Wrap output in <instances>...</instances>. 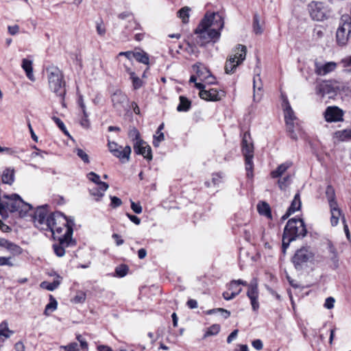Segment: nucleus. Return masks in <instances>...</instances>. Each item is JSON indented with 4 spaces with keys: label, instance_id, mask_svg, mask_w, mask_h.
I'll return each mask as SVG.
<instances>
[{
    "label": "nucleus",
    "instance_id": "nucleus-18",
    "mask_svg": "<svg viewBox=\"0 0 351 351\" xmlns=\"http://www.w3.org/2000/svg\"><path fill=\"white\" fill-rule=\"evenodd\" d=\"M128 101V96L121 90L115 91L112 95V102L113 106L119 111L125 108V104Z\"/></svg>",
    "mask_w": 351,
    "mask_h": 351
},
{
    "label": "nucleus",
    "instance_id": "nucleus-16",
    "mask_svg": "<svg viewBox=\"0 0 351 351\" xmlns=\"http://www.w3.org/2000/svg\"><path fill=\"white\" fill-rule=\"evenodd\" d=\"M337 66V64L335 62L322 63L316 60L315 62V72L319 75H326L335 71Z\"/></svg>",
    "mask_w": 351,
    "mask_h": 351
},
{
    "label": "nucleus",
    "instance_id": "nucleus-51",
    "mask_svg": "<svg viewBox=\"0 0 351 351\" xmlns=\"http://www.w3.org/2000/svg\"><path fill=\"white\" fill-rule=\"evenodd\" d=\"M165 140V135L163 132H160L159 134L156 132V134L154 136L153 145L156 147H158L160 143Z\"/></svg>",
    "mask_w": 351,
    "mask_h": 351
},
{
    "label": "nucleus",
    "instance_id": "nucleus-38",
    "mask_svg": "<svg viewBox=\"0 0 351 351\" xmlns=\"http://www.w3.org/2000/svg\"><path fill=\"white\" fill-rule=\"evenodd\" d=\"M326 195L328 201L329 206L331 205L332 203H337L335 201V190L331 186H327L326 190Z\"/></svg>",
    "mask_w": 351,
    "mask_h": 351
},
{
    "label": "nucleus",
    "instance_id": "nucleus-22",
    "mask_svg": "<svg viewBox=\"0 0 351 351\" xmlns=\"http://www.w3.org/2000/svg\"><path fill=\"white\" fill-rule=\"evenodd\" d=\"M199 97L206 101H216L221 99L219 92L215 88H210L209 90H202L199 93Z\"/></svg>",
    "mask_w": 351,
    "mask_h": 351
},
{
    "label": "nucleus",
    "instance_id": "nucleus-8",
    "mask_svg": "<svg viewBox=\"0 0 351 351\" xmlns=\"http://www.w3.org/2000/svg\"><path fill=\"white\" fill-rule=\"evenodd\" d=\"M308 10L311 19L317 21H323L329 18L330 10L321 1H311L308 5Z\"/></svg>",
    "mask_w": 351,
    "mask_h": 351
},
{
    "label": "nucleus",
    "instance_id": "nucleus-30",
    "mask_svg": "<svg viewBox=\"0 0 351 351\" xmlns=\"http://www.w3.org/2000/svg\"><path fill=\"white\" fill-rule=\"evenodd\" d=\"M12 334L13 332L9 329L7 322H3L0 324V340L3 341L9 338Z\"/></svg>",
    "mask_w": 351,
    "mask_h": 351
},
{
    "label": "nucleus",
    "instance_id": "nucleus-63",
    "mask_svg": "<svg viewBox=\"0 0 351 351\" xmlns=\"http://www.w3.org/2000/svg\"><path fill=\"white\" fill-rule=\"evenodd\" d=\"M8 30L10 34L14 36L19 33V26L18 25H14L12 26H8Z\"/></svg>",
    "mask_w": 351,
    "mask_h": 351
},
{
    "label": "nucleus",
    "instance_id": "nucleus-32",
    "mask_svg": "<svg viewBox=\"0 0 351 351\" xmlns=\"http://www.w3.org/2000/svg\"><path fill=\"white\" fill-rule=\"evenodd\" d=\"M60 277L58 276V278ZM60 285V280L59 279L54 280L52 282H49L47 281H43L40 283V287L43 289H47L48 291H54L56 289L59 285Z\"/></svg>",
    "mask_w": 351,
    "mask_h": 351
},
{
    "label": "nucleus",
    "instance_id": "nucleus-17",
    "mask_svg": "<svg viewBox=\"0 0 351 351\" xmlns=\"http://www.w3.org/2000/svg\"><path fill=\"white\" fill-rule=\"evenodd\" d=\"M136 154L142 155L147 160H152L151 147L143 140L134 143Z\"/></svg>",
    "mask_w": 351,
    "mask_h": 351
},
{
    "label": "nucleus",
    "instance_id": "nucleus-59",
    "mask_svg": "<svg viewBox=\"0 0 351 351\" xmlns=\"http://www.w3.org/2000/svg\"><path fill=\"white\" fill-rule=\"evenodd\" d=\"M205 72L208 74V75L206 77V80H203V81H205L207 84H213L215 83V78L213 75H211L209 70L207 69H205Z\"/></svg>",
    "mask_w": 351,
    "mask_h": 351
},
{
    "label": "nucleus",
    "instance_id": "nucleus-52",
    "mask_svg": "<svg viewBox=\"0 0 351 351\" xmlns=\"http://www.w3.org/2000/svg\"><path fill=\"white\" fill-rule=\"evenodd\" d=\"M128 271V267L125 265H120L117 267L115 269L117 275L119 277L125 276L127 274Z\"/></svg>",
    "mask_w": 351,
    "mask_h": 351
},
{
    "label": "nucleus",
    "instance_id": "nucleus-14",
    "mask_svg": "<svg viewBox=\"0 0 351 351\" xmlns=\"http://www.w3.org/2000/svg\"><path fill=\"white\" fill-rule=\"evenodd\" d=\"M247 286L248 287L247 295L250 300L252 309L254 311H257L259 308V303L258 302V291L256 280H254Z\"/></svg>",
    "mask_w": 351,
    "mask_h": 351
},
{
    "label": "nucleus",
    "instance_id": "nucleus-36",
    "mask_svg": "<svg viewBox=\"0 0 351 351\" xmlns=\"http://www.w3.org/2000/svg\"><path fill=\"white\" fill-rule=\"evenodd\" d=\"M336 138L340 141H346L351 138V129L338 131L335 133Z\"/></svg>",
    "mask_w": 351,
    "mask_h": 351
},
{
    "label": "nucleus",
    "instance_id": "nucleus-7",
    "mask_svg": "<svg viewBox=\"0 0 351 351\" xmlns=\"http://www.w3.org/2000/svg\"><path fill=\"white\" fill-rule=\"evenodd\" d=\"M242 152L245 157V169L247 171V176L248 178L252 177L253 171V157H254V145L251 142L250 133L245 132L243 136L242 143Z\"/></svg>",
    "mask_w": 351,
    "mask_h": 351
},
{
    "label": "nucleus",
    "instance_id": "nucleus-43",
    "mask_svg": "<svg viewBox=\"0 0 351 351\" xmlns=\"http://www.w3.org/2000/svg\"><path fill=\"white\" fill-rule=\"evenodd\" d=\"M125 56L126 58V61H128L129 62H132V59L134 57V52L132 51H122L120 52L117 56V60L121 62V60L120 59V57Z\"/></svg>",
    "mask_w": 351,
    "mask_h": 351
},
{
    "label": "nucleus",
    "instance_id": "nucleus-50",
    "mask_svg": "<svg viewBox=\"0 0 351 351\" xmlns=\"http://www.w3.org/2000/svg\"><path fill=\"white\" fill-rule=\"evenodd\" d=\"M254 31L255 34H260L263 32V29L259 23V19L257 14L254 16V23H253Z\"/></svg>",
    "mask_w": 351,
    "mask_h": 351
},
{
    "label": "nucleus",
    "instance_id": "nucleus-2",
    "mask_svg": "<svg viewBox=\"0 0 351 351\" xmlns=\"http://www.w3.org/2000/svg\"><path fill=\"white\" fill-rule=\"evenodd\" d=\"M306 228L302 219H290L285 226L282 236L283 250L289 247L292 241L300 237H304L306 234Z\"/></svg>",
    "mask_w": 351,
    "mask_h": 351
},
{
    "label": "nucleus",
    "instance_id": "nucleus-60",
    "mask_svg": "<svg viewBox=\"0 0 351 351\" xmlns=\"http://www.w3.org/2000/svg\"><path fill=\"white\" fill-rule=\"evenodd\" d=\"M131 208L136 214L141 213L143 210L140 204L135 203L132 201H131Z\"/></svg>",
    "mask_w": 351,
    "mask_h": 351
},
{
    "label": "nucleus",
    "instance_id": "nucleus-35",
    "mask_svg": "<svg viewBox=\"0 0 351 351\" xmlns=\"http://www.w3.org/2000/svg\"><path fill=\"white\" fill-rule=\"evenodd\" d=\"M57 301L52 295H50V302L45 306V314L49 315L51 312L54 311L57 308Z\"/></svg>",
    "mask_w": 351,
    "mask_h": 351
},
{
    "label": "nucleus",
    "instance_id": "nucleus-11",
    "mask_svg": "<svg viewBox=\"0 0 351 351\" xmlns=\"http://www.w3.org/2000/svg\"><path fill=\"white\" fill-rule=\"evenodd\" d=\"M285 112V119L287 125V130L289 134V136L296 140L297 135L294 132V121L296 119L294 112L292 110L288 100L285 99L282 103Z\"/></svg>",
    "mask_w": 351,
    "mask_h": 351
},
{
    "label": "nucleus",
    "instance_id": "nucleus-47",
    "mask_svg": "<svg viewBox=\"0 0 351 351\" xmlns=\"http://www.w3.org/2000/svg\"><path fill=\"white\" fill-rule=\"evenodd\" d=\"M52 119L53 120V121L56 123V125H58V127L67 136H69V132L67 131L66 128V126L64 124V123L62 122V121L59 119L58 117H52Z\"/></svg>",
    "mask_w": 351,
    "mask_h": 351
},
{
    "label": "nucleus",
    "instance_id": "nucleus-12",
    "mask_svg": "<svg viewBox=\"0 0 351 351\" xmlns=\"http://www.w3.org/2000/svg\"><path fill=\"white\" fill-rule=\"evenodd\" d=\"M336 82L332 81H322L316 86V93L322 97L328 95L330 97L335 95L339 90Z\"/></svg>",
    "mask_w": 351,
    "mask_h": 351
},
{
    "label": "nucleus",
    "instance_id": "nucleus-27",
    "mask_svg": "<svg viewBox=\"0 0 351 351\" xmlns=\"http://www.w3.org/2000/svg\"><path fill=\"white\" fill-rule=\"evenodd\" d=\"M119 19L121 20L127 19H128V25L125 27L127 29H137L138 24L136 23V21L134 19L133 15L130 12H124L122 13H120L118 15Z\"/></svg>",
    "mask_w": 351,
    "mask_h": 351
},
{
    "label": "nucleus",
    "instance_id": "nucleus-48",
    "mask_svg": "<svg viewBox=\"0 0 351 351\" xmlns=\"http://www.w3.org/2000/svg\"><path fill=\"white\" fill-rule=\"evenodd\" d=\"M75 152L77 156L80 158L85 163H89V156L84 150L80 148H77Z\"/></svg>",
    "mask_w": 351,
    "mask_h": 351
},
{
    "label": "nucleus",
    "instance_id": "nucleus-26",
    "mask_svg": "<svg viewBox=\"0 0 351 351\" xmlns=\"http://www.w3.org/2000/svg\"><path fill=\"white\" fill-rule=\"evenodd\" d=\"M15 170L12 167L5 168L1 174V180L3 184L12 185L14 182Z\"/></svg>",
    "mask_w": 351,
    "mask_h": 351
},
{
    "label": "nucleus",
    "instance_id": "nucleus-57",
    "mask_svg": "<svg viewBox=\"0 0 351 351\" xmlns=\"http://www.w3.org/2000/svg\"><path fill=\"white\" fill-rule=\"evenodd\" d=\"M76 339L80 342L81 348L82 350H87L88 343L86 339L81 335H77Z\"/></svg>",
    "mask_w": 351,
    "mask_h": 351
},
{
    "label": "nucleus",
    "instance_id": "nucleus-13",
    "mask_svg": "<svg viewBox=\"0 0 351 351\" xmlns=\"http://www.w3.org/2000/svg\"><path fill=\"white\" fill-rule=\"evenodd\" d=\"M33 218L36 227L41 230H48V216L45 208L40 207L37 208Z\"/></svg>",
    "mask_w": 351,
    "mask_h": 351
},
{
    "label": "nucleus",
    "instance_id": "nucleus-19",
    "mask_svg": "<svg viewBox=\"0 0 351 351\" xmlns=\"http://www.w3.org/2000/svg\"><path fill=\"white\" fill-rule=\"evenodd\" d=\"M343 111L337 107H328L325 112V119L328 122L342 120Z\"/></svg>",
    "mask_w": 351,
    "mask_h": 351
},
{
    "label": "nucleus",
    "instance_id": "nucleus-15",
    "mask_svg": "<svg viewBox=\"0 0 351 351\" xmlns=\"http://www.w3.org/2000/svg\"><path fill=\"white\" fill-rule=\"evenodd\" d=\"M73 232V230L69 226L64 234L54 237V239L57 238L58 244L65 250L66 247H73L76 245L75 240L72 239Z\"/></svg>",
    "mask_w": 351,
    "mask_h": 351
},
{
    "label": "nucleus",
    "instance_id": "nucleus-29",
    "mask_svg": "<svg viewBox=\"0 0 351 351\" xmlns=\"http://www.w3.org/2000/svg\"><path fill=\"white\" fill-rule=\"evenodd\" d=\"M257 210L261 215H263L268 219H271V208L267 202H260L257 204Z\"/></svg>",
    "mask_w": 351,
    "mask_h": 351
},
{
    "label": "nucleus",
    "instance_id": "nucleus-23",
    "mask_svg": "<svg viewBox=\"0 0 351 351\" xmlns=\"http://www.w3.org/2000/svg\"><path fill=\"white\" fill-rule=\"evenodd\" d=\"M302 202L300 199V195L299 193H297L291 202V204L288 208L285 215L282 216V219H286L289 217V215L294 213L295 211L299 210L301 208Z\"/></svg>",
    "mask_w": 351,
    "mask_h": 351
},
{
    "label": "nucleus",
    "instance_id": "nucleus-37",
    "mask_svg": "<svg viewBox=\"0 0 351 351\" xmlns=\"http://www.w3.org/2000/svg\"><path fill=\"white\" fill-rule=\"evenodd\" d=\"M241 285L243 286H247V283L246 281L242 280H232L228 285V289L231 291H236L237 289H241L239 287Z\"/></svg>",
    "mask_w": 351,
    "mask_h": 351
},
{
    "label": "nucleus",
    "instance_id": "nucleus-64",
    "mask_svg": "<svg viewBox=\"0 0 351 351\" xmlns=\"http://www.w3.org/2000/svg\"><path fill=\"white\" fill-rule=\"evenodd\" d=\"M252 344V346L257 350H261L263 347V342L260 339H256L253 341Z\"/></svg>",
    "mask_w": 351,
    "mask_h": 351
},
{
    "label": "nucleus",
    "instance_id": "nucleus-4",
    "mask_svg": "<svg viewBox=\"0 0 351 351\" xmlns=\"http://www.w3.org/2000/svg\"><path fill=\"white\" fill-rule=\"evenodd\" d=\"M75 225L73 219H68L62 213L56 212L48 215V230L53 237L64 234L69 226L73 229Z\"/></svg>",
    "mask_w": 351,
    "mask_h": 351
},
{
    "label": "nucleus",
    "instance_id": "nucleus-24",
    "mask_svg": "<svg viewBox=\"0 0 351 351\" xmlns=\"http://www.w3.org/2000/svg\"><path fill=\"white\" fill-rule=\"evenodd\" d=\"M107 183H100V185L95 186L89 189L90 194L95 197L96 201H99L104 195L105 191L108 189Z\"/></svg>",
    "mask_w": 351,
    "mask_h": 351
},
{
    "label": "nucleus",
    "instance_id": "nucleus-33",
    "mask_svg": "<svg viewBox=\"0 0 351 351\" xmlns=\"http://www.w3.org/2000/svg\"><path fill=\"white\" fill-rule=\"evenodd\" d=\"M191 9L187 7H183L178 12V16L181 19L182 23H187L189 22V12Z\"/></svg>",
    "mask_w": 351,
    "mask_h": 351
},
{
    "label": "nucleus",
    "instance_id": "nucleus-9",
    "mask_svg": "<svg viewBox=\"0 0 351 351\" xmlns=\"http://www.w3.org/2000/svg\"><path fill=\"white\" fill-rule=\"evenodd\" d=\"M314 253L309 247H302L298 250L292 258L296 269H301L308 262L313 260Z\"/></svg>",
    "mask_w": 351,
    "mask_h": 351
},
{
    "label": "nucleus",
    "instance_id": "nucleus-53",
    "mask_svg": "<svg viewBox=\"0 0 351 351\" xmlns=\"http://www.w3.org/2000/svg\"><path fill=\"white\" fill-rule=\"evenodd\" d=\"M53 249L54 253L58 257H62L65 254V250H64V247H62L58 243H55L53 245Z\"/></svg>",
    "mask_w": 351,
    "mask_h": 351
},
{
    "label": "nucleus",
    "instance_id": "nucleus-42",
    "mask_svg": "<svg viewBox=\"0 0 351 351\" xmlns=\"http://www.w3.org/2000/svg\"><path fill=\"white\" fill-rule=\"evenodd\" d=\"M130 79L132 82V86L134 89H139L143 86V81L135 75V73H131L130 75Z\"/></svg>",
    "mask_w": 351,
    "mask_h": 351
},
{
    "label": "nucleus",
    "instance_id": "nucleus-46",
    "mask_svg": "<svg viewBox=\"0 0 351 351\" xmlns=\"http://www.w3.org/2000/svg\"><path fill=\"white\" fill-rule=\"evenodd\" d=\"M242 291V289H237L236 291H233L231 293L228 291H226L223 293V298L226 300H230L238 295Z\"/></svg>",
    "mask_w": 351,
    "mask_h": 351
},
{
    "label": "nucleus",
    "instance_id": "nucleus-58",
    "mask_svg": "<svg viewBox=\"0 0 351 351\" xmlns=\"http://www.w3.org/2000/svg\"><path fill=\"white\" fill-rule=\"evenodd\" d=\"M110 199H111L110 206L112 208L119 207L122 204L121 199L116 196H110Z\"/></svg>",
    "mask_w": 351,
    "mask_h": 351
},
{
    "label": "nucleus",
    "instance_id": "nucleus-41",
    "mask_svg": "<svg viewBox=\"0 0 351 351\" xmlns=\"http://www.w3.org/2000/svg\"><path fill=\"white\" fill-rule=\"evenodd\" d=\"M128 136L134 143L143 141L140 137V133L138 130L135 128H132L130 129Z\"/></svg>",
    "mask_w": 351,
    "mask_h": 351
},
{
    "label": "nucleus",
    "instance_id": "nucleus-5",
    "mask_svg": "<svg viewBox=\"0 0 351 351\" xmlns=\"http://www.w3.org/2000/svg\"><path fill=\"white\" fill-rule=\"evenodd\" d=\"M47 73L50 89L63 99L66 90L62 72L56 66H50L47 69Z\"/></svg>",
    "mask_w": 351,
    "mask_h": 351
},
{
    "label": "nucleus",
    "instance_id": "nucleus-49",
    "mask_svg": "<svg viewBox=\"0 0 351 351\" xmlns=\"http://www.w3.org/2000/svg\"><path fill=\"white\" fill-rule=\"evenodd\" d=\"M87 178H88L89 180L93 182L98 186L100 185V183H105L104 182H101L100 180L99 176L94 172H90L89 173H88Z\"/></svg>",
    "mask_w": 351,
    "mask_h": 351
},
{
    "label": "nucleus",
    "instance_id": "nucleus-62",
    "mask_svg": "<svg viewBox=\"0 0 351 351\" xmlns=\"http://www.w3.org/2000/svg\"><path fill=\"white\" fill-rule=\"evenodd\" d=\"M81 126L85 129H88L90 128V123L88 119V117H82L80 121Z\"/></svg>",
    "mask_w": 351,
    "mask_h": 351
},
{
    "label": "nucleus",
    "instance_id": "nucleus-10",
    "mask_svg": "<svg viewBox=\"0 0 351 351\" xmlns=\"http://www.w3.org/2000/svg\"><path fill=\"white\" fill-rule=\"evenodd\" d=\"M349 16H342L339 27L336 32V39L338 45H345L351 34V23Z\"/></svg>",
    "mask_w": 351,
    "mask_h": 351
},
{
    "label": "nucleus",
    "instance_id": "nucleus-44",
    "mask_svg": "<svg viewBox=\"0 0 351 351\" xmlns=\"http://www.w3.org/2000/svg\"><path fill=\"white\" fill-rule=\"evenodd\" d=\"M220 330V326L219 324H213L209 328H207L206 333L204 334V337H207L208 336L216 335L219 333Z\"/></svg>",
    "mask_w": 351,
    "mask_h": 351
},
{
    "label": "nucleus",
    "instance_id": "nucleus-56",
    "mask_svg": "<svg viewBox=\"0 0 351 351\" xmlns=\"http://www.w3.org/2000/svg\"><path fill=\"white\" fill-rule=\"evenodd\" d=\"M63 349L66 351H79V346L76 342H72L68 344L67 346H62Z\"/></svg>",
    "mask_w": 351,
    "mask_h": 351
},
{
    "label": "nucleus",
    "instance_id": "nucleus-39",
    "mask_svg": "<svg viewBox=\"0 0 351 351\" xmlns=\"http://www.w3.org/2000/svg\"><path fill=\"white\" fill-rule=\"evenodd\" d=\"M291 176L287 175L278 180V185L280 190L285 191L291 183Z\"/></svg>",
    "mask_w": 351,
    "mask_h": 351
},
{
    "label": "nucleus",
    "instance_id": "nucleus-40",
    "mask_svg": "<svg viewBox=\"0 0 351 351\" xmlns=\"http://www.w3.org/2000/svg\"><path fill=\"white\" fill-rule=\"evenodd\" d=\"M86 298V294L82 291H79L76 293V295L71 300L73 303L82 304L84 303Z\"/></svg>",
    "mask_w": 351,
    "mask_h": 351
},
{
    "label": "nucleus",
    "instance_id": "nucleus-21",
    "mask_svg": "<svg viewBox=\"0 0 351 351\" xmlns=\"http://www.w3.org/2000/svg\"><path fill=\"white\" fill-rule=\"evenodd\" d=\"M112 152L114 156L119 158L123 162H128L130 160V156L131 154V147L128 145L123 147L119 145V149H113Z\"/></svg>",
    "mask_w": 351,
    "mask_h": 351
},
{
    "label": "nucleus",
    "instance_id": "nucleus-61",
    "mask_svg": "<svg viewBox=\"0 0 351 351\" xmlns=\"http://www.w3.org/2000/svg\"><path fill=\"white\" fill-rule=\"evenodd\" d=\"M335 302V300L332 297L327 298L324 303V307L328 309L332 308L334 307Z\"/></svg>",
    "mask_w": 351,
    "mask_h": 351
},
{
    "label": "nucleus",
    "instance_id": "nucleus-54",
    "mask_svg": "<svg viewBox=\"0 0 351 351\" xmlns=\"http://www.w3.org/2000/svg\"><path fill=\"white\" fill-rule=\"evenodd\" d=\"M96 30L99 36H104L105 35L106 30L102 21L100 22H97Z\"/></svg>",
    "mask_w": 351,
    "mask_h": 351
},
{
    "label": "nucleus",
    "instance_id": "nucleus-25",
    "mask_svg": "<svg viewBox=\"0 0 351 351\" xmlns=\"http://www.w3.org/2000/svg\"><path fill=\"white\" fill-rule=\"evenodd\" d=\"M293 165L292 162L286 161L282 164H280L278 167L271 171L270 176L272 178H277L281 177Z\"/></svg>",
    "mask_w": 351,
    "mask_h": 351
},
{
    "label": "nucleus",
    "instance_id": "nucleus-3",
    "mask_svg": "<svg viewBox=\"0 0 351 351\" xmlns=\"http://www.w3.org/2000/svg\"><path fill=\"white\" fill-rule=\"evenodd\" d=\"M2 206L5 213L0 214L3 217H8V213L17 212L20 217H24L32 208V206L25 202L17 194L4 195L3 196Z\"/></svg>",
    "mask_w": 351,
    "mask_h": 351
},
{
    "label": "nucleus",
    "instance_id": "nucleus-34",
    "mask_svg": "<svg viewBox=\"0 0 351 351\" xmlns=\"http://www.w3.org/2000/svg\"><path fill=\"white\" fill-rule=\"evenodd\" d=\"M134 59H136L138 62L148 64H149V57L148 55L144 51H136L134 52Z\"/></svg>",
    "mask_w": 351,
    "mask_h": 351
},
{
    "label": "nucleus",
    "instance_id": "nucleus-31",
    "mask_svg": "<svg viewBox=\"0 0 351 351\" xmlns=\"http://www.w3.org/2000/svg\"><path fill=\"white\" fill-rule=\"evenodd\" d=\"M191 103L186 97L184 96L180 97V104L177 107L178 112H187L191 108Z\"/></svg>",
    "mask_w": 351,
    "mask_h": 351
},
{
    "label": "nucleus",
    "instance_id": "nucleus-6",
    "mask_svg": "<svg viewBox=\"0 0 351 351\" xmlns=\"http://www.w3.org/2000/svg\"><path fill=\"white\" fill-rule=\"evenodd\" d=\"M246 51V47L242 45H238L232 49L225 64L226 73L232 74L234 73L237 67L245 59Z\"/></svg>",
    "mask_w": 351,
    "mask_h": 351
},
{
    "label": "nucleus",
    "instance_id": "nucleus-45",
    "mask_svg": "<svg viewBox=\"0 0 351 351\" xmlns=\"http://www.w3.org/2000/svg\"><path fill=\"white\" fill-rule=\"evenodd\" d=\"M7 250L14 255H19L23 252V250L20 246L12 242L10 243Z\"/></svg>",
    "mask_w": 351,
    "mask_h": 351
},
{
    "label": "nucleus",
    "instance_id": "nucleus-28",
    "mask_svg": "<svg viewBox=\"0 0 351 351\" xmlns=\"http://www.w3.org/2000/svg\"><path fill=\"white\" fill-rule=\"evenodd\" d=\"M21 66L25 71L27 78L32 82L35 81V77L33 74L32 61L24 58L22 60Z\"/></svg>",
    "mask_w": 351,
    "mask_h": 351
},
{
    "label": "nucleus",
    "instance_id": "nucleus-20",
    "mask_svg": "<svg viewBox=\"0 0 351 351\" xmlns=\"http://www.w3.org/2000/svg\"><path fill=\"white\" fill-rule=\"evenodd\" d=\"M330 206V210L331 214L330 223L332 226H335L338 224L339 218L341 217L343 222L345 223L344 217L342 216V212L339 208L337 203H332Z\"/></svg>",
    "mask_w": 351,
    "mask_h": 351
},
{
    "label": "nucleus",
    "instance_id": "nucleus-1",
    "mask_svg": "<svg viewBox=\"0 0 351 351\" xmlns=\"http://www.w3.org/2000/svg\"><path fill=\"white\" fill-rule=\"evenodd\" d=\"M224 27L222 16L217 12H206L195 29L198 43L201 46L209 43H217Z\"/></svg>",
    "mask_w": 351,
    "mask_h": 351
},
{
    "label": "nucleus",
    "instance_id": "nucleus-55",
    "mask_svg": "<svg viewBox=\"0 0 351 351\" xmlns=\"http://www.w3.org/2000/svg\"><path fill=\"white\" fill-rule=\"evenodd\" d=\"M11 257L0 256V266H14V264L11 261Z\"/></svg>",
    "mask_w": 351,
    "mask_h": 351
}]
</instances>
